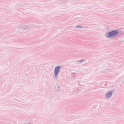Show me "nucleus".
<instances>
[{"mask_svg":"<svg viewBox=\"0 0 124 124\" xmlns=\"http://www.w3.org/2000/svg\"><path fill=\"white\" fill-rule=\"evenodd\" d=\"M20 30L23 31H27L31 30V26L29 25L21 24L19 27Z\"/></svg>","mask_w":124,"mask_h":124,"instance_id":"1","label":"nucleus"},{"mask_svg":"<svg viewBox=\"0 0 124 124\" xmlns=\"http://www.w3.org/2000/svg\"><path fill=\"white\" fill-rule=\"evenodd\" d=\"M118 32H119L118 31H112L111 32L108 33L107 37H108V38L113 37V36H115V35H117Z\"/></svg>","mask_w":124,"mask_h":124,"instance_id":"2","label":"nucleus"},{"mask_svg":"<svg viewBox=\"0 0 124 124\" xmlns=\"http://www.w3.org/2000/svg\"><path fill=\"white\" fill-rule=\"evenodd\" d=\"M60 70H61V67L59 66L55 67V70H54V74L55 76H57V75H58V74L60 73Z\"/></svg>","mask_w":124,"mask_h":124,"instance_id":"3","label":"nucleus"},{"mask_svg":"<svg viewBox=\"0 0 124 124\" xmlns=\"http://www.w3.org/2000/svg\"><path fill=\"white\" fill-rule=\"evenodd\" d=\"M112 96V92L110 91L106 94L107 98H109Z\"/></svg>","mask_w":124,"mask_h":124,"instance_id":"4","label":"nucleus"},{"mask_svg":"<svg viewBox=\"0 0 124 124\" xmlns=\"http://www.w3.org/2000/svg\"><path fill=\"white\" fill-rule=\"evenodd\" d=\"M77 29H83V26L81 25H78L76 26Z\"/></svg>","mask_w":124,"mask_h":124,"instance_id":"5","label":"nucleus"},{"mask_svg":"<svg viewBox=\"0 0 124 124\" xmlns=\"http://www.w3.org/2000/svg\"><path fill=\"white\" fill-rule=\"evenodd\" d=\"M86 62V60L84 59H81L78 62Z\"/></svg>","mask_w":124,"mask_h":124,"instance_id":"6","label":"nucleus"},{"mask_svg":"<svg viewBox=\"0 0 124 124\" xmlns=\"http://www.w3.org/2000/svg\"><path fill=\"white\" fill-rule=\"evenodd\" d=\"M55 88H57V89L56 91H59V89H60V86L57 85V86H55Z\"/></svg>","mask_w":124,"mask_h":124,"instance_id":"7","label":"nucleus"}]
</instances>
